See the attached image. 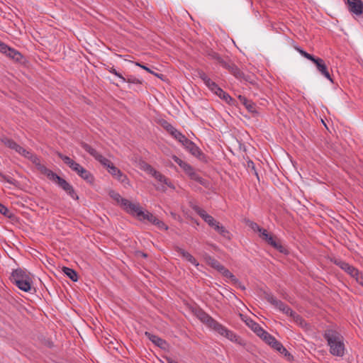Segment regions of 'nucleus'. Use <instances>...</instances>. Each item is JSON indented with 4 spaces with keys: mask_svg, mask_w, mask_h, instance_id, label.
<instances>
[{
    "mask_svg": "<svg viewBox=\"0 0 363 363\" xmlns=\"http://www.w3.org/2000/svg\"><path fill=\"white\" fill-rule=\"evenodd\" d=\"M323 337L327 341L332 355L340 357L344 356L345 351L344 339L338 332L328 329L325 331Z\"/></svg>",
    "mask_w": 363,
    "mask_h": 363,
    "instance_id": "f257e3e1",
    "label": "nucleus"
},
{
    "mask_svg": "<svg viewBox=\"0 0 363 363\" xmlns=\"http://www.w3.org/2000/svg\"><path fill=\"white\" fill-rule=\"evenodd\" d=\"M11 280L19 289L25 292H30L32 289L33 280L30 275L21 269L13 271Z\"/></svg>",
    "mask_w": 363,
    "mask_h": 363,
    "instance_id": "f03ea898",
    "label": "nucleus"
},
{
    "mask_svg": "<svg viewBox=\"0 0 363 363\" xmlns=\"http://www.w3.org/2000/svg\"><path fill=\"white\" fill-rule=\"evenodd\" d=\"M209 328L216 332L220 335L227 338L230 341L235 342L239 345L245 346L246 345V342L243 339H242L240 336L237 335L233 331L228 329L225 326L220 324L216 320H214V322L212 323Z\"/></svg>",
    "mask_w": 363,
    "mask_h": 363,
    "instance_id": "7ed1b4c3",
    "label": "nucleus"
},
{
    "mask_svg": "<svg viewBox=\"0 0 363 363\" xmlns=\"http://www.w3.org/2000/svg\"><path fill=\"white\" fill-rule=\"evenodd\" d=\"M194 211L199 215L202 219L208 224L209 226L213 228L219 234L225 238H229V232L225 228L224 226L220 225L211 216L208 215L206 211L201 208L198 206L193 207Z\"/></svg>",
    "mask_w": 363,
    "mask_h": 363,
    "instance_id": "20e7f679",
    "label": "nucleus"
},
{
    "mask_svg": "<svg viewBox=\"0 0 363 363\" xmlns=\"http://www.w3.org/2000/svg\"><path fill=\"white\" fill-rule=\"evenodd\" d=\"M43 174L45 175L48 179L57 184L61 187L65 192L70 190L72 187L65 179L58 176L57 174L53 172L52 170L46 168L43 169Z\"/></svg>",
    "mask_w": 363,
    "mask_h": 363,
    "instance_id": "39448f33",
    "label": "nucleus"
},
{
    "mask_svg": "<svg viewBox=\"0 0 363 363\" xmlns=\"http://www.w3.org/2000/svg\"><path fill=\"white\" fill-rule=\"evenodd\" d=\"M108 194L128 213L130 214L133 210H134L136 203H133L126 199L122 198L118 193L113 190L110 191Z\"/></svg>",
    "mask_w": 363,
    "mask_h": 363,
    "instance_id": "423d86ee",
    "label": "nucleus"
},
{
    "mask_svg": "<svg viewBox=\"0 0 363 363\" xmlns=\"http://www.w3.org/2000/svg\"><path fill=\"white\" fill-rule=\"evenodd\" d=\"M16 152H18L19 155H22L23 157L27 158L30 162H32L35 165L37 169L41 174H43V169L47 168L45 165H43L40 163V158L36 155H35L33 152H31L30 151L25 149L24 147L19 146L18 150H16Z\"/></svg>",
    "mask_w": 363,
    "mask_h": 363,
    "instance_id": "0eeeda50",
    "label": "nucleus"
},
{
    "mask_svg": "<svg viewBox=\"0 0 363 363\" xmlns=\"http://www.w3.org/2000/svg\"><path fill=\"white\" fill-rule=\"evenodd\" d=\"M259 337L280 353H285V354L288 353L286 349L283 346V345L280 342L277 341L274 336L270 335L266 330L263 331V334H261Z\"/></svg>",
    "mask_w": 363,
    "mask_h": 363,
    "instance_id": "6e6552de",
    "label": "nucleus"
},
{
    "mask_svg": "<svg viewBox=\"0 0 363 363\" xmlns=\"http://www.w3.org/2000/svg\"><path fill=\"white\" fill-rule=\"evenodd\" d=\"M172 158L191 179L201 182V178L189 164L183 161L176 155H173Z\"/></svg>",
    "mask_w": 363,
    "mask_h": 363,
    "instance_id": "1a4fd4ad",
    "label": "nucleus"
},
{
    "mask_svg": "<svg viewBox=\"0 0 363 363\" xmlns=\"http://www.w3.org/2000/svg\"><path fill=\"white\" fill-rule=\"evenodd\" d=\"M135 216L140 220H147L152 224H155L158 218L149 211H144L139 203H136L134 210L130 213Z\"/></svg>",
    "mask_w": 363,
    "mask_h": 363,
    "instance_id": "9d476101",
    "label": "nucleus"
},
{
    "mask_svg": "<svg viewBox=\"0 0 363 363\" xmlns=\"http://www.w3.org/2000/svg\"><path fill=\"white\" fill-rule=\"evenodd\" d=\"M307 59L315 65L317 69L323 76L329 79L330 82H333V79L328 70L327 65L323 59L315 57L313 55L308 56Z\"/></svg>",
    "mask_w": 363,
    "mask_h": 363,
    "instance_id": "9b49d317",
    "label": "nucleus"
},
{
    "mask_svg": "<svg viewBox=\"0 0 363 363\" xmlns=\"http://www.w3.org/2000/svg\"><path fill=\"white\" fill-rule=\"evenodd\" d=\"M1 53L6 55L8 57L12 59L13 61L16 62L23 63L24 61L23 56L21 55V52L8 46L7 45L2 50Z\"/></svg>",
    "mask_w": 363,
    "mask_h": 363,
    "instance_id": "f8f14e48",
    "label": "nucleus"
},
{
    "mask_svg": "<svg viewBox=\"0 0 363 363\" xmlns=\"http://www.w3.org/2000/svg\"><path fill=\"white\" fill-rule=\"evenodd\" d=\"M259 236L279 252H283L284 251V247L282 245L279 241L276 240L272 235L269 234L267 230H264L262 235H259Z\"/></svg>",
    "mask_w": 363,
    "mask_h": 363,
    "instance_id": "ddd939ff",
    "label": "nucleus"
},
{
    "mask_svg": "<svg viewBox=\"0 0 363 363\" xmlns=\"http://www.w3.org/2000/svg\"><path fill=\"white\" fill-rule=\"evenodd\" d=\"M242 320L258 336L263 334L264 330L257 323L255 322L250 318H248L244 315L240 314Z\"/></svg>",
    "mask_w": 363,
    "mask_h": 363,
    "instance_id": "4468645a",
    "label": "nucleus"
},
{
    "mask_svg": "<svg viewBox=\"0 0 363 363\" xmlns=\"http://www.w3.org/2000/svg\"><path fill=\"white\" fill-rule=\"evenodd\" d=\"M349 10L352 13L359 16L363 13V2L362 0H347Z\"/></svg>",
    "mask_w": 363,
    "mask_h": 363,
    "instance_id": "2eb2a0df",
    "label": "nucleus"
},
{
    "mask_svg": "<svg viewBox=\"0 0 363 363\" xmlns=\"http://www.w3.org/2000/svg\"><path fill=\"white\" fill-rule=\"evenodd\" d=\"M198 76L199 78L202 79L203 83L206 84V86L213 92L216 93L217 91V89H219L220 87L218 86L217 84H216L214 82H213L208 75L203 72V71H199L198 72Z\"/></svg>",
    "mask_w": 363,
    "mask_h": 363,
    "instance_id": "dca6fc26",
    "label": "nucleus"
},
{
    "mask_svg": "<svg viewBox=\"0 0 363 363\" xmlns=\"http://www.w3.org/2000/svg\"><path fill=\"white\" fill-rule=\"evenodd\" d=\"M184 148L189 151L194 157L201 159L203 156V153L200 148L190 140H187L183 145Z\"/></svg>",
    "mask_w": 363,
    "mask_h": 363,
    "instance_id": "f3484780",
    "label": "nucleus"
},
{
    "mask_svg": "<svg viewBox=\"0 0 363 363\" xmlns=\"http://www.w3.org/2000/svg\"><path fill=\"white\" fill-rule=\"evenodd\" d=\"M335 263L351 277H353L354 275H357L358 269L348 263L342 260H335Z\"/></svg>",
    "mask_w": 363,
    "mask_h": 363,
    "instance_id": "a211bd4d",
    "label": "nucleus"
},
{
    "mask_svg": "<svg viewBox=\"0 0 363 363\" xmlns=\"http://www.w3.org/2000/svg\"><path fill=\"white\" fill-rule=\"evenodd\" d=\"M222 67L228 69L236 78H241L242 77V72L240 69L229 60L222 62Z\"/></svg>",
    "mask_w": 363,
    "mask_h": 363,
    "instance_id": "6ab92c4d",
    "label": "nucleus"
},
{
    "mask_svg": "<svg viewBox=\"0 0 363 363\" xmlns=\"http://www.w3.org/2000/svg\"><path fill=\"white\" fill-rule=\"evenodd\" d=\"M196 315V317L208 328H210V326L215 320V319H213L211 316H210L208 313L202 310L197 311Z\"/></svg>",
    "mask_w": 363,
    "mask_h": 363,
    "instance_id": "aec40b11",
    "label": "nucleus"
},
{
    "mask_svg": "<svg viewBox=\"0 0 363 363\" xmlns=\"http://www.w3.org/2000/svg\"><path fill=\"white\" fill-rule=\"evenodd\" d=\"M281 312L286 314V315L291 317L297 324L303 325V318L296 312L293 311L292 309L289 306L286 305V307H284V310L281 311Z\"/></svg>",
    "mask_w": 363,
    "mask_h": 363,
    "instance_id": "412c9836",
    "label": "nucleus"
},
{
    "mask_svg": "<svg viewBox=\"0 0 363 363\" xmlns=\"http://www.w3.org/2000/svg\"><path fill=\"white\" fill-rule=\"evenodd\" d=\"M266 298L269 303L273 305L276 308H277L281 312V311L284 310V307H286V304L278 300L273 295L268 294Z\"/></svg>",
    "mask_w": 363,
    "mask_h": 363,
    "instance_id": "4be33fe9",
    "label": "nucleus"
},
{
    "mask_svg": "<svg viewBox=\"0 0 363 363\" xmlns=\"http://www.w3.org/2000/svg\"><path fill=\"white\" fill-rule=\"evenodd\" d=\"M177 251L179 255H181L186 261L189 262L191 264L196 267L199 266V262L189 252L179 247L177 249Z\"/></svg>",
    "mask_w": 363,
    "mask_h": 363,
    "instance_id": "5701e85b",
    "label": "nucleus"
},
{
    "mask_svg": "<svg viewBox=\"0 0 363 363\" xmlns=\"http://www.w3.org/2000/svg\"><path fill=\"white\" fill-rule=\"evenodd\" d=\"M155 179L159 182L169 186V188L174 189L175 186L174 184L167 179L165 176L161 174L160 172H156L155 174L152 176Z\"/></svg>",
    "mask_w": 363,
    "mask_h": 363,
    "instance_id": "b1692460",
    "label": "nucleus"
},
{
    "mask_svg": "<svg viewBox=\"0 0 363 363\" xmlns=\"http://www.w3.org/2000/svg\"><path fill=\"white\" fill-rule=\"evenodd\" d=\"M145 335L148 337L150 340H151L154 344H155L157 346H158L160 348H164L167 345V342L165 340H162V338L159 337L157 335H152L150 333L146 332Z\"/></svg>",
    "mask_w": 363,
    "mask_h": 363,
    "instance_id": "393cba45",
    "label": "nucleus"
},
{
    "mask_svg": "<svg viewBox=\"0 0 363 363\" xmlns=\"http://www.w3.org/2000/svg\"><path fill=\"white\" fill-rule=\"evenodd\" d=\"M239 100L250 112L253 113L256 111L255 104L251 101L247 99L245 96H239Z\"/></svg>",
    "mask_w": 363,
    "mask_h": 363,
    "instance_id": "a878e982",
    "label": "nucleus"
},
{
    "mask_svg": "<svg viewBox=\"0 0 363 363\" xmlns=\"http://www.w3.org/2000/svg\"><path fill=\"white\" fill-rule=\"evenodd\" d=\"M172 135L182 145L187 141L188 138L177 129H171Z\"/></svg>",
    "mask_w": 363,
    "mask_h": 363,
    "instance_id": "bb28decb",
    "label": "nucleus"
},
{
    "mask_svg": "<svg viewBox=\"0 0 363 363\" xmlns=\"http://www.w3.org/2000/svg\"><path fill=\"white\" fill-rule=\"evenodd\" d=\"M1 142L9 148L13 150L16 152L18 147L20 146L18 144H17L15 141L13 140L8 138H2Z\"/></svg>",
    "mask_w": 363,
    "mask_h": 363,
    "instance_id": "cd10ccee",
    "label": "nucleus"
},
{
    "mask_svg": "<svg viewBox=\"0 0 363 363\" xmlns=\"http://www.w3.org/2000/svg\"><path fill=\"white\" fill-rule=\"evenodd\" d=\"M79 176L82 177L83 179L89 183H92L94 182V177L93 175L85 168L81 169L79 171Z\"/></svg>",
    "mask_w": 363,
    "mask_h": 363,
    "instance_id": "c85d7f7f",
    "label": "nucleus"
},
{
    "mask_svg": "<svg viewBox=\"0 0 363 363\" xmlns=\"http://www.w3.org/2000/svg\"><path fill=\"white\" fill-rule=\"evenodd\" d=\"M81 146L87 152H89L92 157H94L95 159L97 157V156L100 154L94 148H93L92 147H91L89 145L85 143H81Z\"/></svg>",
    "mask_w": 363,
    "mask_h": 363,
    "instance_id": "c756f323",
    "label": "nucleus"
},
{
    "mask_svg": "<svg viewBox=\"0 0 363 363\" xmlns=\"http://www.w3.org/2000/svg\"><path fill=\"white\" fill-rule=\"evenodd\" d=\"M63 272L65 274L73 281H77L78 279V276L77 272L72 269L68 267H64Z\"/></svg>",
    "mask_w": 363,
    "mask_h": 363,
    "instance_id": "7c9ffc66",
    "label": "nucleus"
},
{
    "mask_svg": "<svg viewBox=\"0 0 363 363\" xmlns=\"http://www.w3.org/2000/svg\"><path fill=\"white\" fill-rule=\"evenodd\" d=\"M215 94H216L220 99L225 100L228 103H230L233 100L231 96L220 88L217 89V91L215 93Z\"/></svg>",
    "mask_w": 363,
    "mask_h": 363,
    "instance_id": "2f4dec72",
    "label": "nucleus"
},
{
    "mask_svg": "<svg viewBox=\"0 0 363 363\" xmlns=\"http://www.w3.org/2000/svg\"><path fill=\"white\" fill-rule=\"evenodd\" d=\"M208 264L213 269H216L218 272L220 273L222 269H223L224 266L222 265L218 260L215 259L210 258L208 260Z\"/></svg>",
    "mask_w": 363,
    "mask_h": 363,
    "instance_id": "473e14b6",
    "label": "nucleus"
},
{
    "mask_svg": "<svg viewBox=\"0 0 363 363\" xmlns=\"http://www.w3.org/2000/svg\"><path fill=\"white\" fill-rule=\"evenodd\" d=\"M96 160L99 161L104 167H106V169H108L113 164L109 160L104 157L101 154L97 156Z\"/></svg>",
    "mask_w": 363,
    "mask_h": 363,
    "instance_id": "72a5a7b5",
    "label": "nucleus"
},
{
    "mask_svg": "<svg viewBox=\"0 0 363 363\" xmlns=\"http://www.w3.org/2000/svg\"><path fill=\"white\" fill-rule=\"evenodd\" d=\"M220 274L223 275L225 277L230 279L232 281H237L238 279L235 278V277L225 267H223V269L220 272Z\"/></svg>",
    "mask_w": 363,
    "mask_h": 363,
    "instance_id": "f704fd0d",
    "label": "nucleus"
},
{
    "mask_svg": "<svg viewBox=\"0 0 363 363\" xmlns=\"http://www.w3.org/2000/svg\"><path fill=\"white\" fill-rule=\"evenodd\" d=\"M247 225L254 231L259 232L260 233L259 235H262L263 231L265 230V229L262 228L253 221H247Z\"/></svg>",
    "mask_w": 363,
    "mask_h": 363,
    "instance_id": "c9c22d12",
    "label": "nucleus"
},
{
    "mask_svg": "<svg viewBox=\"0 0 363 363\" xmlns=\"http://www.w3.org/2000/svg\"><path fill=\"white\" fill-rule=\"evenodd\" d=\"M113 177L123 184H128L129 182L128 177L120 169L119 173H116Z\"/></svg>",
    "mask_w": 363,
    "mask_h": 363,
    "instance_id": "e433bc0d",
    "label": "nucleus"
},
{
    "mask_svg": "<svg viewBox=\"0 0 363 363\" xmlns=\"http://www.w3.org/2000/svg\"><path fill=\"white\" fill-rule=\"evenodd\" d=\"M113 177L123 184H128L129 182L128 177L120 169L119 173H116Z\"/></svg>",
    "mask_w": 363,
    "mask_h": 363,
    "instance_id": "4c0bfd02",
    "label": "nucleus"
},
{
    "mask_svg": "<svg viewBox=\"0 0 363 363\" xmlns=\"http://www.w3.org/2000/svg\"><path fill=\"white\" fill-rule=\"evenodd\" d=\"M208 56L216 60L218 63H219L222 66V62H225V60H224L218 53L215 52H211L208 54Z\"/></svg>",
    "mask_w": 363,
    "mask_h": 363,
    "instance_id": "58836bf2",
    "label": "nucleus"
},
{
    "mask_svg": "<svg viewBox=\"0 0 363 363\" xmlns=\"http://www.w3.org/2000/svg\"><path fill=\"white\" fill-rule=\"evenodd\" d=\"M0 213L8 217V218H11L12 216V213L10 212V211L8 209L7 207H6L4 205H3L2 203H0Z\"/></svg>",
    "mask_w": 363,
    "mask_h": 363,
    "instance_id": "ea45409f",
    "label": "nucleus"
},
{
    "mask_svg": "<svg viewBox=\"0 0 363 363\" xmlns=\"http://www.w3.org/2000/svg\"><path fill=\"white\" fill-rule=\"evenodd\" d=\"M108 71L114 74L115 76L118 77L122 82H125L126 81V78H125L124 77H123L119 72H117V70L114 68V67H109L108 68Z\"/></svg>",
    "mask_w": 363,
    "mask_h": 363,
    "instance_id": "a19ab883",
    "label": "nucleus"
},
{
    "mask_svg": "<svg viewBox=\"0 0 363 363\" xmlns=\"http://www.w3.org/2000/svg\"><path fill=\"white\" fill-rule=\"evenodd\" d=\"M143 169L145 172H146L151 176H153L155 174V172H157V170L155 168H153L151 165H150L148 164H145L143 166Z\"/></svg>",
    "mask_w": 363,
    "mask_h": 363,
    "instance_id": "79ce46f5",
    "label": "nucleus"
},
{
    "mask_svg": "<svg viewBox=\"0 0 363 363\" xmlns=\"http://www.w3.org/2000/svg\"><path fill=\"white\" fill-rule=\"evenodd\" d=\"M57 155L69 167L74 162V160L71 159L69 157L65 156L62 153H58Z\"/></svg>",
    "mask_w": 363,
    "mask_h": 363,
    "instance_id": "37998d69",
    "label": "nucleus"
},
{
    "mask_svg": "<svg viewBox=\"0 0 363 363\" xmlns=\"http://www.w3.org/2000/svg\"><path fill=\"white\" fill-rule=\"evenodd\" d=\"M0 177L2 178V179L4 181L8 182L9 184H11L13 185H16V184H17V181L10 176L0 174Z\"/></svg>",
    "mask_w": 363,
    "mask_h": 363,
    "instance_id": "c03bdc74",
    "label": "nucleus"
},
{
    "mask_svg": "<svg viewBox=\"0 0 363 363\" xmlns=\"http://www.w3.org/2000/svg\"><path fill=\"white\" fill-rule=\"evenodd\" d=\"M125 82H128L130 84H142V80L136 78L134 76H129L126 79Z\"/></svg>",
    "mask_w": 363,
    "mask_h": 363,
    "instance_id": "a18cd8bd",
    "label": "nucleus"
},
{
    "mask_svg": "<svg viewBox=\"0 0 363 363\" xmlns=\"http://www.w3.org/2000/svg\"><path fill=\"white\" fill-rule=\"evenodd\" d=\"M135 65L138 67H141L142 69H145V71H147V72L149 73H151L152 74H154L155 76L157 77H160L161 78V77L160 76L159 74H157V73H155L153 71H152L150 68H148L147 67H146L145 65H143L139 62H135Z\"/></svg>",
    "mask_w": 363,
    "mask_h": 363,
    "instance_id": "49530a36",
    "label": "nucleus"
},
{
    "mask_svg": "<svg viewBox=\"0 0 363 363\" xmlns=\"http://www.w3.org/2000/svg\"><path fill=\"white\" fill-rule=\"evenodd\" d=\"M108 172L114 177L116 173H119V169L112 164L108 169Z\"/></svg>",
    "mask_w": 363,
    "mask_h": 363,
    "instance_id": "de8ad7c7",
    "label": "nucleus"
},
{
    "mask_svg": "<svg viewBox=\"0 0 363 363\" xmlns=\"http://www.w3.org/2000/svg\"><path fill=\"white\" fill-rule=\"evenodd\" d=\"M155 225L160 230H167L168 229L167 225L163 221H162L159 219L157 220V222Z\"/></svg>",
    "mask_w": 363,
    "mask_h": 363,
    "instance_id": "09e8293b",
    "label": "nucleus"
},
{
    "mask_svg": "<svg viewBox=\"0 0 363 363\" xmlns=\"http://www.w3.org/2000/svg\"><path fill=\"white\" fill-rule=\"evenodd\" d=\"M66 193L73 199L74 200H78L79 197L77 196V194H76L74 189H73V187H72L70 189V190L69 191H67Z\"/></svg>",
    "mask_w": 363,
    "mask_h": 363,
    "instance_id": "8fccbe9b",
    "label": "nucleus"
},
{
    "mask_svg": "<svg viewBox=\"0 0 363 363\" xmlns=\"http://www.w3.org/2000/svg\"><path fill=\"white\" fill-rule=\"evenodd\" d=\"M353 277L355 278L357 283L363 286V275L359 271H357V275H354Z\"/></svg>",
    "mask_w": 363,
    "mask_h": 363,
    "instance_id": "3c124183",
    "label": "nucleus"
},
{
    "mask_svg": "<svg viewBox=\"0 0 363 363\" xmlns=\"http://www.w3.org/2000/svg\"><path fill=\"white\" fill-rule=\"evenodd\" d=\"M296 50L298 51V52L303 56L305 58L307 59V57L309 56V55H311V54L308 53L307 52L304 51L303 50L299 48H297Z\"/></svg>",
    "mask_w": 363,
    "mask_h": 363,
    "instance_id": "603ef678",
    "label": "nucleus"
},
{
    "mask_svg": "<svg viewBox=\"0 0 363 363\" xmlns=\"http://www.w3.org/2000/svg\"><path fill=\"white\" fill-rule=\"evenodd\" d=\"M79 163L74 161L69 167H70L72 170L74 171L76 169V167L79 166Z\"/></svg>",
    "mask_w": 363,
    "mask_h": 363,
    "instance_id": "864d4df0",
    "label": "nucleus"
},
{
    "mask_svg": "<svg viewBox=\"0 0 363 363\" xmlns=\"http://www.w3.org/2000/svg\"><path fill=\"white\" fill-rule=\"evenodd\" d=\"M165 359L167 363H179L177 361L171 357H166Z\"/></svg>",
    "mask_w": 363,
    "mask_h": 363,
    "instance_id": "5fc2aeb1",
    "label": "nucleus"
},
{
    "mask_svg": "<svg viewBox=\"0 0 363 363\" xmlns=\"http://www.w3.org/2000/svg\"><path fill=\"white\" fill-rule=\"evenodd\" d=\"M165 128L167 129V130L170 133L172 134V130L171 129H175L172 125L170 124H167V125L165 126Z\"/></svg>",
    "mask_w": 363,
    "mask_h": 363,
    "instance_id": "6e6d98bb",
    "label": "nucleus"
},
{
    "mask_svg": "<svg viewBox=\"0 0 363 363\" xmlns=\"http://www.w3.org/2000/svg\"><path fill=\"white\" fill-rule=\"evenodd\" d=\"M82 168H83V167H82L80 164H79V166L76 167V169L74 170V172H75L79 175V174L80 173L79 171Z\"/></svg>",
    "mask_w": 363,
    "mask_h": 363,
    "instance_id": "4d7b16f0",
    "label": "nucleus"
},
{
    "mask_svg": "<svg viewBox=\"0 0 363 363\" xmlns=\"http://www.w3.org/2000/svg\"><path fill=\"white\" fill-rule=\"evenodd\" d=\"M6 45V44L0 41V52H2V50H4V48H5Z\"/></svg>",
    "mask_w": 363,
    "mask_h": 363,
    "instance_id": "13d9d810",
    "label": "nucleus"
},
{
    "mask_svg": "<svg viewBox=\"0 0 363 363\" xmlns=\"http://www.w3.org/2000/svg\"><path fill=\"white\" fill-rule=\"evenodd\" d=\"M158 189H160V190H161L162 191H166V188L164 186H162L161 188H158Z\"/></svg>",
    "mask_w": 363,
    "mask_h": 363,
    "instance_id": "bf43d9fd",
    "label": "nucleus"
},
{
    "mask_svg": "<svg viewBox=\"0 0 363 363\" xmlns=\"http://www.w3.org/2000/svg\"><path fill=\"white\" fill-rule=\"evenodd\" d=\"M250 164H252V168L254 169V164H253V162H250L248 163V166H249V167L250 166Z\"/></svg>",
    "mask_w": 363,
    "mask_h": 363,
    "instance_id": "052dcab7",
    "label": "nucleus"
}]
</instances>
